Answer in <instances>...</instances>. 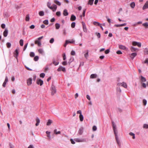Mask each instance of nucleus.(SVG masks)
<instances>
[{
	"label": "nucleus",
	"mask_w": 148,
	"mask_h": 148,
	"mask_svg": "<svg viewBox=\"0 0 148 148\" xmlns=\"http://www.w3.org/2000/svg\"><path fill=\"white\" fill-rule=\"evenodd\" d=\"M51 95H53L56 92V88L53 85H52L51 88Z\"/></svg>",
	"instance_id": "obj_1"
},
{
	"label": "nucleus",
	"mask_w": 148,
	"mask_h": 148,
	"mask_svg": "<svg viewBox=\"0 0 148 148\" xmlns=\"http://www.w3.org/2000/svg\"><path fill=\"white\" fill-rule=\"evenodd\" d=\"M57 71H62L64 72H65L66 71V69L65 67H63L62 66H60L57 69Z\"/></svg>",
	"instance_id": "obj_2"
},
{
	"label": "nucleus",
	"mask_w": 148,
	"mask_h": 148,
	"mask_svg": "<svg viewBox=\"0 0 148 148\" xmlns=\"http://www.w3.org/2000/svg\"><path fill=\"white\" fill-rule=\"evenodd\" d=\"M113 128V130L114 134H118V131L116 127V125L115 124H114L112 125Z\"/></svg>",
	"instance_id": "obj_3"
},
{
	"label": "nucleus",
	"mask_w": 148,
	"mask_h": 148,
	"mask_svg": "<svg viewBox=\"0 0 148 148\" xmlns=\"http://www.w3.org/2000/svg\"><path fill=\"white\" fill-rule=\"evenodd\" d=\"M132 45L134 46H137L139 47H141V43L140 42L134 41L133 42Z\"/></svg>",
	"instance_id": "obj_4"
},
{
	"label": "nucleus",
	"mask_w": 148,
	"mask_h": 148,
	"mask_svg": "<svg viewBox=\"0 0 148 148\" xmlns=\"http://www.w3.org/2000/svg\"><path fill=\"white\" fill-rule=\"evenodd\" d=\"M118 134H114V135L115 136V138H116V142H117L119 146H120L121 145V143H120L119 140L118 136Z\"/></svg>",
	"instance_id": "obj_5"
},
{
	"label": "nucleus",
	"mask_w": 148,
	"mask_h": 148,
	"mask_svg": "<svg viewBox=\"0 0 148 148\" xmlns=\"http://www.w3.org/2000/svg\"><path fill=\"white\" fill-rule=\"evenodd\" d=\"M43 81L41 79H37L36 80V83L40 85V86H42L43 84Z\"/></svg>",
	"instance_id": "obj_6"
},
{
	"label": "nucleus",
	"mask_w": 148,
	"mask_h": 148,
	"mask_svg": "<svg viewBox=\"0 0 148 148\" xmlns=\"http://www.w3.org/2000/svg\"><path fill=\"white\" fill-rule=\"evenodd\" d=\"M32 79L31 78H29L27 80V85L29 86L32 84Z\"/></svg>",
	"instance_id": "obj_7"
},
{
	"label": "nucleus",
	"mask_w": 148,
	"mask_h": 148,
	"mask_svg": "<svg viewBox=\"0 0 148 148\" xmlns=\"http://www.w3.org/2000/svg\"><path fill=\"white\" fill-rule=\"evenodd\" d=\"M84 128L83 127H81L79 128V130L78 134L79 135H82L83 132V131L84 130Z\"/></svg>",
	"instance_id": "obj_8"
},
{
	"label": "nucleus",
	"mask_w": 148,
	"mask_h": 148,
	"mask_svg": "<svg viewBox=\"0 0 148 148\" xmlns=\"http://www.w3.org/2000/svg\"><path fill=\"white\" fill-rule=\"evenodd\" d=\"M148 8V1H147L143 7V9L144 10Z\"/></svg>",
	"instance_id": "obj_9"
},
{
	"label": "nucleus",
	"mask_w": 148,
	"mask_h": 148,
	"mask_svg": "<svg viewBox=\"0 0 148 148\" xmlns=\"http://www.w3.org/2000/svg\"><path fill=\"white\" fill-rule=\"evenodd\" d=\"M8 81V78L6 76L5 78V81H4L3 83L2 86L3 87H5V86L6 84L7 83V82Z\"/></svg>",
	"instance_id": "obj_10"
},
{
	"label": "nucleus",
	"mask_w": 148,
	"mask_h": 148,
	"mask_svg": "<svg viewBox=\"0 0 148 148\" xmlns=\"http://www.w3.org/2000/svg\"><path fill=\"white\" fill-rule=\"evenodd\" d=\"M75 41V40H74L73 39H72L71 40H66V44H68L69 43H74Z\"/></svg>",
	"instance_id": "obj_11"
},
{
	"label": "nucleus",
	"mask_w": 148,
	"mask_h": 148,
	"mask_svg": "<svg viewBox=\"0 0 148 148\" xmlns=\"http://www.w3.org/2000/svg\"><path fill=\"white\" fill-rule=\"evenodd\" d=\"M38 52L40 53L43 55H45L44 51L43 49H42L40 48L39 49H38Z\"/></svg>",
	"instance_id": "obj_12"
},
{
	"label": "nucleus",
	"mask_w": 148,
	"mask_h": 148,
	"mask_svg": "<svg viewBox=\"0 0 148 148\" xmlns=\"http://www.w3.org/2000/svg\"><path fill=\"white\" fill-rule=\"evenodd\" d=\"M35 43L36 44H37L38 46H40L41 45V43L40 41L38 40V39L35 41Z\"/></svg>",
	"instance_id": "obj_13"
},
{
	"label": "nucleus",
	"mask_w": 148,
	"mask_h": 148,
	"mask_svg": "<svg viewBox=\"0 0 148 148\" xmlns=\"http://www.w3.org/2000/svg\"><path fill=\"white\" fill-rule=\"evenodd\" d=\"M8 30L7 29H5V31H4V32H3V36L5 37H6L8 35Z\"/></svg>",
	"instance_id": "obj_14"
},
{
	"label": "nucleus",
	"mask_w": 148,
	"mask_h": 148,
	"mask_svg": "<svg viewBox=\"0 0 148 148\" xmlns=\"http://www.w3.org/2000/svg\"><path fill=\"white\" fill-rule=\"evenodd\" d=\"M76 19V17L75 15L73 14H72L70 18V20L72 21L75 20Z\"/></svg>",
	"instance_id": "obj_15"
},
{
	"label": "nucleus",
	"mask_w": 148,
	"mask_h": 148,
	"mask_svg": "<svg viewBox=\"0 0 148 148\" xmlns=\"http://www.w3.org/2000/svg\"><path fill=\"white\" fill-rule=\"evenodd\" d=\"M137 53H133L131 54L130 57L133 60L134 58L136 56Z\"/></svg>",
	"instance_id": "obj_16"
},
{
	"label": "nucleus",
	"mask_w": 148,
	"mask_h": 148,
	"mask_svg": "<svg viewBox=\"0 0 148 148\" xmlns=\"http://www.w3.org/2000/svg\"><path fill=\"white\" fill-rule=\"evenodd\" d=\"M63 14L64 16H66L68 15L69 13L66 9H64L63 11Z\"/></svg>",
	"instance_id": "obj_17"
},
{
	"label": "nucleus",
	"mask_w": 148,
	"mask_h": 148,
	"mask_svg": "<svg viewBox=\"0 0 148 148\" xmlns=\"http://www.w3.org/2000/svg\"><path fill=\"white\" fill-rule=\"evenodd\" d=\"M83 31L85 32L86 33L87 32V29L85 23L83 24Z\"/></svg>",
	"instance_id": "obj_18"
},
{
	"label": "nucleus",
	"mask_w": 148,
	"mask_h": 148,
	"mask_svg": "<svg viewBox=\"0 0 148 148\" xmlns=\"http://www.w3.org/2000/svg\"><path fill=\"white\" fill-rule=\"evenodd\" d=\"M36 125L38 126L39 125L40 122V120L38 117H37L36 120Z\"/></svg>",
	"instance_id": "obj_19"
},
{
	"label": "nucleus",
	"mask_w": 148,
	"mask_h": 148,
	"mask_svg": "<svg viewBox=\"0 0 148 148\" xmlns=\"http://www.w3.org/2000/svg\"><path fill=\"white\" fill-rule=\"evenodd\" d=\"M119 48L120 49L124 50H125L126 48V47L125 46H123L122 45H120L119 46Z\"/></svg>",
	"instance_id": "obj_20"
},
{
	"label": "nucleus",
	"mask_w": 148,
	"mask_h": 148,
	"mask_svg": "<svg viewBox=\"0 0 148 148\" xmlns=\"http://www.w3.org/2000/svg\"><path fill=\"white\" fill-rule=\"evenodd\" d=\"M97 76V75L96 74H92L90 76V77L91 78H96Z\"/></svg>",
	"instance_id": "obj_21"
},
{
	"label": "nucleus",
	"mask_w": 148,
	"mask_h": 148,
	"mask_svg": "<svg viewBox=\"0 0 148 148\" xmlns=\"http://www.w3.org/2000/svg\"><path fill=\"white\" fill-rule=\"evenodd\" d=\"M121 86H122L125 88H127V85L126 83L124 82H123L122 83V85H121Z\"/></svg>",
	"instance_id": "obj_22"
},
{
	"label": "nucleus",
	"mask_w": 148,
	"mask_h": 148,
	"mask_svg": "<svg viewBox=\"0 0 148 148\" xmlns=\"http://www.w3.org/2000/svg\"><path fill=\"white\" fill-rule=\"evenodd\" d=\"M54 2L56 4L59 6L61 5V3L57 0H54Z\"/></svg>",
	"instance_id": "obj_23"
},
{
	"label": "nucleus",
	"mask_w": 148,
	"mask_h": 148,
	"mask_svg": "<svg viewBox=\"0 0 148 148\" xmlns=\"http://www.w3.org/2000/svg\"><path fill=\"white\" fill-rule=\"evenodd\" d=\"M52 122V121L51 120L49 119L48 121L47 122V123L46 125H51Z\"/></svg>",
	"instance_id": "obj_24"
},
{
	"label": "nucleus",
	"mask_w": 148,
	"mask_h": 148,
	"mask_svg": "<svg viewBox=\"0 0 148 148\" xmlns=\"http://www.w3.org/2000/svg\"><path fill=\"white\" fill-rule=\"evenodd\" d=\"M141 80L142 82H145L146 81V78L144 77L141 75Z\"/></svg>",
	"instance_id": "obj_25"
},
{
	"label": "nucleus",
	"mask_w": 148,
	"mask_h": 148,
	"mask_svg": "<svg viewBox=\"0 0 148 148\" xmlns=\"http://www.w3.org/2000/svg\"><path fill=\"white\" fill-rule=\"evenodd\" d=\"M56 28V29H59L60 27V25L58 23H56L55 24Z\"/></svg>",
	"instance_id": "obj_26"
},
{
	"label": "nucleus",
	"mask_w": 148,
	"mask_h": 148,
	"mask_svg": "<svg viewBox=\"0 0 148 148\" xmlns=\"http://www.w3.org/2000/svg\"><path fill=\"white\" fill-rule=\"evenodd\" d=\"M130 49L132 52H134L136 51V50H138V49L135 48L133 47H131Z\"/></svg>",
	"instance_id": "obj_27"
},
{
	"label": "nucleus",
	"mask_w": 148,
	"mask_h": 148,
	"mask_svg": "<svg viewBox=\"0 0 148 148\" xmlns=\"http://www.w3.org/2000/svg\"><path fill=\"white\" fill-rule=\"evenodd\" d=\"M135 5V3L134 2H132L130 4V6L132 8H134Z\"/></svg>",
	"instance_id": "obj_28"
},
{
	"label": "nucleus",
	"mask_w": 148,
	"mask_h": 148,
	"mask_svg": "<svg viewBox=\"0 0 148 148\" xmlns=\"http://www.w3.org/2000/svg\"><path fill=\"white\" fill-rule=\"evenodd\" d=\"M39 15L40 16H43L44 15V12L43 11H40L39 12Z\"/></svg>",
	"instance_id": "obj_29"
},
{
	"label": "nucleus",
	"mask_w": 148,
	"mask_h": 148,
	"mask_svg": "<svg viewBox=\"0 0 148 148\" xmlns=\"http://www.w3.org/2000/svg\"><path fill=\"white\" fill-rule=\"evenodd\" d=\"M79 118L80 121H82L84 119V116L82 114L79 115Z\"/></svg>",
	"instance_id": "obj_30"
},
{
	"label": "nucleus",
	"mask_w": 148,
	"mask_h": 148,
	"mask_svg": "<svg viewBox=\"0 0 148 148\" xmlns=\"http://www.w3.org/2000/svg\"><path fill=\"white\" fill-rule=\"evenodd\" d=\"M84 57L86 59H87L88 57V51H87V52L84 54Z\"/></svg>",
	"instance_id": "obj_31"
},
{
	"label": "nucleus",
	"mask_w": 148,
	"mask_h": 148,
	"mask_svg": "<svg viewBox=\"0 0 148 148\" xmlns=\"http://www.w3.org/2000/svg\"><path fill=\"white\" fill-rule=\"evenodd\" d=\"M94 0H89L88 2V4L92 5L93 3Z\"/></svg>",
	"instance_id": "obj_32"
},
{
	"label": "nucleus",
	"mask_w": 148,
	"mask_h": 148,
	"mask_svg": "<svg viewBox=\"0 0 148 148\" xmlns=\"http://www.w3.org/2000/svg\"><path fill=\"white\" fill-rule=\"evenodd\" d=\"M129 135L131 136H133V137H132L133 139H134L135 138V134L134 133H133L132 132H130L129 133Z\"/></svg>",
	"instance_id": "obj_33"
},
{
	"label": "nucleus",
	"mask_w": 148,
	"mask_h": 148,
	"mask_svg": "<svg viewBox=\"0 0 148 148\" xmlns=\"http://www.w3.org/2000/svg\"><path fill=\"white\" fill-rule=\"evenodd\" d=\"M18 54V50L16 49L15 51V57H17Z\"/></svg>",
	"instance_id": "obj_34"
},
{
	"label": "nucleus",
	"mask_w": 148,
	"mask_h": 148,
	"mask_svg": "<svg viewBox=\"0 0 148 148\" xmlns=\"http://www.w3.org/2000/svg\"><path fill=\"white\" fill-rule=\"evenodd\" d=\"M43 23L46 25H47L49 24L48 20H45L43 21Z\"/></svg>",
	"instance_id": "obj_35"
},
{
	"label": "nucleus",
	"mask_w": 148,
	"mask_h": 148,
	"mask_svg": "<svg viewBox=\"0 0 148 148\" xmlns=\"http://www.w3.org/2000/svg\"><path fill=\"white\" fill-rule=\"evenodd\" d=\"M19 43L21 46H23V39H21L19 41Z\"/></svg>",
	"instance_id": "obj_36"
},
{
	"label": "nucleus",
	"mask_w": 148,
	"mask_h": 148,
	"mask_svg": "<svg viewBox=\"0 0 148 148\" xmlns=\"http://www.w3.org/2000/svg\"><path fill=\"white\" fill-rule=\"evenodd\" d=\"M144 52L145 54L148 55V48H145L144 51Z\"/></svg>",
	"instance_id": "obj_37"
},
{
	"label": "nucleus",
	"mask_w": 148,
	"mask_h": 148,
	"mask_svg": "<svg viewBox=\"0 0 148 148\" xmlns=\"http://www.w3.org/2000/svg\"><path fill=\"white\" fill-rule=\"evenodd\" d=\"M143 25L146 28L147 27H148V22H146L143 23Z\"/></svg>",
	"instance_id": "obj_38"
},
{
	"label": "nucleus",
	"mask_w": 148,
	"mask_h": 148,
	"mask_svg": "<svg viewBox=\"0 0 148 148\" xmlns=\"http://www.w3.org/2000/svg\"><path fill=\"white\" fill-rule=\"evenodd\" d=\"M53 64H54V65L55 66H56V65H58L59 64V62H56L55 60H53Z\"/></svg>",
	"instance_id": "obj_39"
},
{
	"label": "nucleus",
	"mask_w": 148,
	"mask_h": 148,
	"mask_svg": "<svg viewBox=\"0 0 148 148\" xmlns=\"http://www.w3.org/2000/svg\"><path fill=\"white\" fill-rule=\"evenodd\" d=\"M30 56L31 57H34L35 56V53L33 52H31L29 54Z\"/></svg>",
	"instance_id": "obj_40"
},
{
	"label": "nucleus",
	"mask_w": 148,
	"mask_h": 148,
	"mask_svg": "<svg viewBox=\"0 0 148 148\" xmlns=\"http://www.w3.org/2000/svg\"><path fill=\"white\" fill-rule=\"evenodd\" d=\"M39 58L38 56H36L34 57V60L35 61H37L38 60Z\"/></svg>",
	"instance_id": "obj_41"
},
{
	"label": "nucleus",
	"mask_w": 148,
	"mask_h": 148,
	"mask_svg": "<svg viewBox=\"0 0 148 148\" xmlns=\"http://www.w3.org/2000/svg\"><path fill=\"white\" fill-rule=\"evenodd\" d=\"M75 22H73L71 24V27L72 28H74L75 27Z\"/></svg>",
	"instance_id": "obj_42"
},
{
	"label": "nucleus",
	"mask_w": 148,
	"mask_h": 148,
	"mask_svg": "<svg viewBox=\"0 0 148 148\" xmlns=\"http://www.w3.org/2000/svg\"><path fill=\"white\" fill-rule=\"evenodd\" d=\"M56 14V15L58 16H60L61 15V13L60 11L57 12Z\"/></svg>",
	"instance_id": "obj_43"
},
{
	"label": "nucleus",
	"mask_w": 148,
	"mask_h": 148,
	"mask_svg": "<svg viewBox=\"0 0 148 148\" xmlns=\"http://www.w3.org/2000/svg\"><path fill=\"white\" fill-rule=\"evenodd\" d=\"M45 75V74L44 73H42L40 74V76L41 77L44 78Z\"/></svg>",
	"instance_id": "obj_44"
},
{
	"label": "nucleus",
	"mask_w": 148,
	"mask_h": 148,
	"mask_svg": "<svg viewBox=\"0 0 148 148\" xmlns=\"http://www.w3.org/2000/svg\"><path fill=\"white\" fill-rule=\"evenodd\" d=\"M29 16L28 15H27L26 16L25 20L26 21H29Z\"/></svg>",
	"instance_id": "obj_45"
},
{
	"label": "nucleus",
	"mask_w": 148,
	"mask_h": 148,
	"mask_svg": "<svg viewBox=\"0 0 148 148\" xmlns=\"http://www.w3.org/2000/svg\"><path fill=\"white\" fill-rule=\"evenodd\" d=\"M143 127L145 128L148 129V124H144L143 125Z\"/></svg>",
	"instance_id": "obj_46"
},
{
	"label": "nucleus",
	"mask_w": 148,
	"mask_h": 148,
	"mask_svg": "<svg viewBox=\"0 0 148 148\" xmlns=\"http://www.w3.org/2000/svg\"><path fill=\"white\" fill-rule=\"evenodd\" d=\"M56 131H57L56 129H55L54 130V132L55 134H60L61 132L60 131H59L57 132H56Z\"/></svg>",
	"instance_id": "obj_47"
},
{
	"label": "nucleus",
	"mask_w": 148,
	"mask_h": 148,
	"mask_svg": "<svg viewBox=\"0 0 148 148\" xmlns=\"http://www.w3.org/2000/svg\"><path fill=\"white\" fill-rule=\"evenodd\" d=\"M7 47L8 48H10L11 46V44L10 42H7L6 44Z\"/></svg>",
	"instance_id": "obj_48"
},
{
	"label": "nucleus",
	"mask_w": 148,
	"mask_h": 148,
	"mask_svg": "<svg viewBox=\"0 0 148 148\" xmlns=\"http://www.w3.org/2000/svg\"><path fill=\"white\" fill-rule=\"evenodd\" d=\"M143 104L144 106H145L147 103V100L145 99H144L143 100Z\"/></svg>",
	"instance_id": "obj_49"
},
{
	"label": "nucleus",
	"mask_w": 148,
	"mask_h": 148,
	"mask_svg": "<svg viewBox=\"0 0 148 148\" xmlns=\"http://www.w3.org/2000/svg\"><path fill=\"white\" fill-rule=\"evenodd\" d=\"M57 8V5H56L55 4H54V8L53 10H52L53 11V12L55 11L56 10Z\"/></svg>",
	"instance_id": "obj_50"
},
{
	"label": "nucleus",
	"mask_w": 148,
	"mask_h": 148,
	"mask_svg": "<svg viewBox=\"0 0 148 148\" xmlns=\"http://www.w3.org/2000/svg\"><path fill=\"white\" fill-rule=\"evenodd\" d=\"M97 130V127L94 125V126L92 127V130L93 131H96Z\"/></svg>",
	"instance_id": "obj_51"
},
{
	"label": "nucleus",
	"mask_w": 148,
	"mask_h": 148,
	"mask_svg": "<svg viewBox=\"0 0 148 148\" xmlns=\"http://www.w3.org/2000/svg\"><path fill=\"white\" fill-rule=\"evenodd\" d=\"M86 9H84L83 10L82 14H83V16H85V12H86Z\"/></svg>",
	"instance_id": "obj_52"
},
{
	"label": "nucleus",
	"mask_w": 148,
	"mask_h": 148,
	"mask_svg": "<svg viewBox=\"0 0 148 148\" xmlns=\"http://www.w3.org/2000/svg\"><path fill=\"white\" fill-rule=\"evenodd\" d=\"M73 58H71L70 59V60L68 62V63L69 65L73 61Z\"/></svg>",
	"instance_id": "obj_53"
},
{
	"label": "nucleus",
	"mask_w": 148,
	"mask_h": 148,
	"mask_svg": "<svg viewBox=\"0 0 148 148\" xmlns=\"http://www.w3.org/2000/svg\"><path fill=\"white\" fill-rule=\"evenodd\" d=\"M54 41V39L53 38H51L49 41V42L51 43H53Z\"/></svg>",
	"instance_id": "obj_54"
},
{
	"label": "nucleus",
	"mask_w": 148,
	"mask_h": 148,
	"mask_svg": "<svg viewBox=\"0 0 148 148\" xmlns=\"http://www.w3.org/2000/svg\"><path fill=\"white\" fill-rule=\"evenodd\" d=\"M28 43H27L24 46V48H23V51H24L25 50V49H26L27 47V46L28 45Z\"/></svg>",
	"instance_id": "obj_55"
},
{
	"label": "nucleus",
	"mask_w": 148,
	"mask_h": 148,
	"mask_svg": "<svg viewBox=\"0 0 148 148\" xmlns=\"http://www.w3.org/2000/svg\"><path fill=\"white\" fill-rule=\"evenodd\" d=\"M116 53L118 54H121L122 53V52L120 50H118L116 51Z\"/></svg>",
	"instance_id": "obj_56"
},
{
	"label": "nucleus",
	"mask_w": 148,
	"mask_h": 148,
	"mask_svg": "<svg viewBox=\"0 0 148 148\" xmlns=\"http://www.w3.org/2000/svg\"><path fill=\"white\" fill-rule=\"evenodd\" d=\"M110 52V50L109 49H106L105 51V53L106 54H108V53Z\"/></svg>",
	"instance_id": "obj_57"
},
{
	"label": "nucleus",
	"mask_w": 148,
	"mask_h": 148,
	"mask_svg": "<svg viewBox=\"0 0 148 148\" xmlns=\"http://www.w3.org/2000/svg\"><path fill=\"white\" fill-rule=\"evenodd\" d=\"M106 18L107 19V21H108V22L109 23H111V20H110V18H108V16H106Z\"/></svg>",
	"instance_id": "obj_58"
},
{
	"label": "nucleus",
	"mask_w": 148,
	"mask_h": 148,
	"mask_svg": "<svg viewBox=\"0 0 148 148\" xmlns=\"http://www.w3.org/2000/svg\"><path fill=\"white\" fill-rule=\"evenodd\" d=\"M35 25H31L29 27L31 29H33L35 28Z\"/></svg>",
	"instance_id": "obj_59"
},
{
	"label": "nucleus",
	"mask_w": 148,
	"mask_h": 148,
	"mask_svg": "<svg viewBox=\"0 0 148 148\" xmlns=\"http://www.w3.org/2000/svg\"><path fill=\"white\" fill-rule=\"evenodd\" d=\"M142 86L143 87H144V88H146V85L145 83H142Z\"/></svg>",
	"instance_id": "obj_60"
},
{
	"label": "nucleus",
	"mask_w": 148,
	"mask_h": 148,
	"mask_svg": "<svg viewBox=\"0 0 148 148\" xmlns=\"http://www.w3.org/2000/svg\"><path fill=\"white\" fill-rule=\"evenodd\" d=\"M81 139L77 138L75 139V141L76 142H81Z\"/></svg>",
	"instance_id": "obj_61"
},
{
	"label": "nucleus",
	"mask_w": 148,
	"mask_h": 148,
	"mask_svg": "<svg viewBox=\"0 0 148 148\" xmlns=\"http://www.w3.org/2000/svg\"><path fill=\"white\" fill-rule=\"evenodd\" d=\"M97 36L98 38H100L101 34L99 33H97Z\"/></svg>",
	"instance_id": "obj_62"
},
{
	"label": "nucleus",
	"mask_w": 148,
	"mask_h": 148,
	"mask_svg": "<svg viewBox=\"0 0 148 148\" xmlns=\"http://www.w3.org/2000/svg\"><path fill=\"white\" fill-rule=\"evenodd\" d=\"M67 64V61H63L62 62V64L63 65H66Z\"/></svg>",
	"instance_id": "obj_63"
},
{
	"label": "nucleus",
	"mask_w": 148,
	"mask_h": 148,
	"mask_svg": "<svg viewBox=\"0 0 148 148\" xmlns=\"http://www.w3.org/2000/svg\"><path fill=\"white\" fill-rule=\"evenodd\" d=\"M70 141H71V143H72L73 144H74L75 143V142L72 139H71Z\"/></svg>",
	"instance_id": "obj_64"
}]
</instances>
